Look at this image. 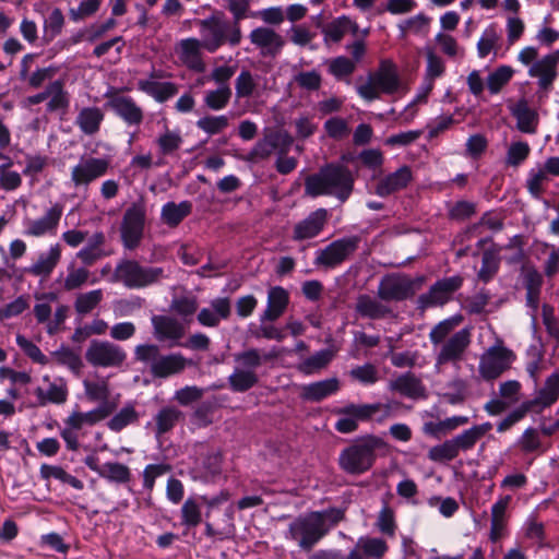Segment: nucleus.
Masks as SVG:
<instances>
[{"instance_id": "nucleus-20", "label": "nucleus", "mask_w": 559, "mask_h": 559, "mask_svg": "<svg viewBox=\"0 0 559 559\" xmlns=\"http://www.w3.org/2000/svg\"><path fill=\"white\" fill-rule=\"evenodd\" d=\"M63 213L60 203L53 204L45 215L38 219L28 221L24 234L32 237H40L46 234H55Z\"/></svg>"}, {"instance_id": "nucleus-36", "label": "nucleus", "mask_w": 559, "mask_h": 559, "mask_svg": "<svg viewBox=\"0 0 559 559\" xmlns=\"http://www.w3.org/2000/svg\"><path fill=\"white\" fill-rule=\"evenodd\" d=\"M183 419V413L175 406H165L160 408L154 417L155 436L159 438L169 432Z\"/></svg>"}, {"instance_id": "nucleus-38", "label": "nucleus", "mask_w": 559, "mask_h": 559, "mask_svg": "<svg viewBox=\"0 0 559 559\" xmlns=\"http://www.w3.org/2000/svg\"><path fill=\"white\" fill-rule=\"evenodd\" d=\"M61 258V249L57 243L52 246L48 253H41L36 263L29 266L26 271L35 276H49Z\"/></svg>"}, {"instance_id": "nucleus-42", "label": "nucleus", "mask_w": 559, "mask_h": 559, "mask_svg": "<svg viewBox=\"0 0 559 559\" xmlns=\"http://www.w3.org/2000/svg\"><path fill=\"white\" fill-rule=\"evenodd\" d=\"M226 9L231 13L234 23V39H238L239 29H241L240 22L249 16H254L250 13V4L252 0H225Z\"/></svg>"}, {"instance_id": "nucleus-48", "label": "nucleus", "mask_w": 559, "mask_h": 559, "mask_svg": "<svg viewBox=\"0 0 559 559\" xmlns=\"http://www.w3.org/2000/svg\"><path fill=\"white\" fill-rule=\"evenodd\" d=\"M514 71L510 66H500L487 78V87L491 94H498L512 79Z\"/></svg>"}, {"instance_id": "nucleus-27", "label": "nucleus", "mask_w": 559, "mask_h": 559, "mask_svg": "<svg viewBox=\"0 0 559 559\" xmlns=\"http://www.w3.org/2000/svg\"><path fill=\"white\" fill-rule=\"evenodd\" d=\"M340 390L337 378L325 379L306 384L301 388L300 397L305 401L320 402Z\"/></svg>"}, {"instance_id": "nucleus-34", "label": "nucleus", "mask_w": 559, "mask_h": 559, "mask_svg": "<svg viewBox=\"0 0 559 559\" xmlns=\"http://www.w3.org/2000/svg\"><path fill=\"white\" fill-rule=\"evenodd\" d=\"M106 237L103 231H96L88 239L76 257L85 264L93 265L97 260L106 257L108 253L104 250Z\"/></svg>"}, {"instance_id": "nucleus-37", "label": "nucleus", "mask_w": 559, "mask_h": 559, "mask_svg": "<svg viewBox=\"0 0 559 559\" xmlns=\"http://www.w3.org/2000/svg\"><path fill=\"white\" fill-rule=\"evenodd\" d=\"M192 212V203L182 201L180 203L167 202L163 205L160 218L164 224L174 228L177 227Z\"/></svg>"}, {"instance_id": "nucleus-10", "label": "nucleus", "mask_w": 559, "mask_h": 559, "mask_svg": "<svg viewBox=\"0 0 559 559\" xmlns=\"http://www.w3.org/2000/svg\"><path fill=\"white\" fill-rule=\"evenodd\" d=\"M359 243V236L336 239L317 252L314 264L325 270L335 269L356 252Z\"/></svg>"}, {"instance_id": "nucleus-26", "label": "nucleus", "mask_w": 559, "mask_h": 559, "mask_svg": "<svg viewBox=\"0 0 559 559\" xmlns=\"http://www.w3.org/2000/svg\"><path fill=\"white\" fill-rule=\"evenodd\" d=\"M289 304V294L282 286H274L267 293V306L261 316V321H275L286 310Z\"/></svg>"}, {"instance_id": "nucleus-14", "label": "nucleus", "mask_w": 559, "mask_h": 559, "mask_svg": "<svg viewBox=\"0 0 559 559\" xmlns=\"http://www.w3.org/2000/svg\"><path fill=\"white\" fill-rule=\"evenodd\" d=\"M126 353L116 344L93 340L86 349V360L95 367H119L126 360Z\"/></svg>"}, {"instance_id": "nucleus-33", "label": "nucleus", "mask_w": 559, "mask_h": 559, "mask_svg": "<svg viewBox=\"0 0 559 559\" xmlns=\"http://www.w3.org/2000/svg\"><path fill=\"white\" fill-rule=\"evenodd\" d=\"M138 87L140 91L152 96L157 103H165L178 93V85L174 82L140 80Z\"/></svg>"}, {"instance_id": "nucleus-55", "label": "nucleus", "mask_w": 559, "mask_h": 559, "mask_svg": "<svg viewBox=\"0 0 559 559\" xmlns=\"http://www.w3.org/2000/svg\"><path fill=\"white\" fill-rule=\"evenodd\" d=\"M348 374L354 381L365 385L374 384L379 380L378 369L370 362L352 368Z\"/></svg>"}, {"instance_id": "nucleus-59", "label": "nucleus", "mask_w": 559, "mask_h": 559, "mask_svg": "<svg viewBox=\"0 0 559 559\" xmlns=\"http://www.w3.org/2000/svg\"><path fill=\"white\" fill-rule=\"evenodd\" d=\"M355 70V61L344 56L336 57L329 63V72L337 80L352 75Z\"/></svg>"}, {"instance_id": "nucleus-64", "label": "nucleus", "mask_w": 559, "mask_h": 559, "mask_svg": "<svg viewBox=\"0 0 559 559\" xmlns=\"http://www.w3.org/2000/svg\"><path fill=\"white\" fill-rule=\"evenodd\" d=\"M542 310L543 323L546 328L547 334L556 341L557 345H559V321L555 316V309L552 306L544 304Z\"/></svg>"}, {"instance_id": "nucleus-63", "label": "nucleus", "mask_w": 559, "mask_h": 559, "mask_svg": "<svg viewBox=\"0 0 559 559\" xmlns=\"http://www.w3.org/2000/svg\"><path fill=\"white\" fill-rule=\"evenodd\" d=\"M326 134L334 140H342L349 134L347 121L341 117H332L324 122Z\"/></svg>"}, {"instance_id": "nucleus-46", "label": "nucleus", "mask_w": 559, "mask_h": 559, "mask_svg": "<svg viewBox=\"0 0 559 559\" xmlns=\"http://www.w3.org/2000/svg\"><path fill=\"white\" fill-rule=\"evenodd\" d=\"M183 140L178 131L166 130L155 140L159 157L174 155L181 146Z\"/></svg>"}, {"instance_id": "nucleus-49", "label": "nucleus", "mask_w": 559, "mask_h": 559, "mask_svg": "<svg viewBox=\"0 0 559 559\" xmlns=\"http://www.w3.org/2000/svg\"><path fill=\"white\" fill-rule=\"evenodd\" d=\"M500 265V259L492 250H485L481 258V267L478 272V278L488 283L497 273Z\"/></svg>"}, {"instance_id": "nucleus-15", "label": "nucleus", "mask_w": 559, "mask_h": 559, "mask_svg": "<svg viewBox=\"0 0 559 559\" xmlns=\"http://www.w3.org/2000/svg\"><path fill=\"white\" fill-rule=\"evenodd\" d=\"M414 294V282L404 275L382 277L377 292L378 297L383 301H403Z\"/></svg>"}, {"instance_id": "nucleus-17", "label": "nucleus", "mask_w": 559, "mask_h": 559, "mask_svg": "<svg viewBox=\"0 0 559 559\" xmlns=\"http://www.w3.org/2000/svg\"><path fill=\"white\" fill-rule=\"evenodd\" d=\"M559 50L544 56L535 61L528 69V75L538 79V86L544 91L551 88L558 72Z\"/></svg>"}, {"instance_id": "nucleus-62", "label": "nucleus", "mask_w": 559, "mask_h": 559, "mask_svg": "<svg viewBox=\"0 0 559 559\" xmlns=\"http://www.w3.org/2000/svg\"><path fill=\"white\" fill-rule=\"evenodd\" d=\"M476 214V204L471 201H457L448 212V216L452 221L463 222Z\"/></svg>"}, {"instance_id": "nucleus-2", "label": "nucleus", "mask_w": 559, "mask_h": 559, "mask_svg": "<svg viewBox=\"0 0 559 559\" xmlns=\"http://www.w3.org/2000/svg\"><path fill=\"white\" fill-rule=\"evenodd\" d=\"M386 447V442L374 435L358 438L341 451L338 466L348 475H361L373 466L377 451L384 450Z\"/></svg>"}, {"instance_id": "nucleus-61", "label": "nucleus", "mask_w": 559, "mask_h": 559, "mask_svg": "<svg viewBox=\"0 0 559 559\" xmlns=\"http://www.w3.org/2000/svg\"><path fill=\"white\" fill-rule=\"evenodd\" d=\"M377 527L382 534L388 536H394L396 524H395V514L393 509L384 501V506L379 512L377 520Z\"/></svg>"}, {"instance_id": "nucleus-13", "label": "nucleus", "mask_w": 559, "mask_h": 559, "mask_svg": "<svg viewBox=\"0 0 559 559\" xmlns=\"http://www.w3.org/2000/svg\"><path fill=\"white\" fill-rule=\"evenodd\" d=\"M513 359L514 354L509 348L492 346L480 357L479 374L486 381L495 380L510 369Z\"/></svg>"}, {"instance_id": "nucleus-51", "label": "nucleus", "mask_w": 559, "mask_h": 559, "mask_svg": "<svg viewBox=\"0 0 559 559\" xmlns=\"http://www.w3.org/2000/svg\"><path fill=\"white\" fill-rule=\"evenodd\" d=\"M139 415L132 405L122 407L108 423L107 426L112 431H121L128 425L136 423Z\"/></svg>"}, {"instance_id": "nucleus-47", "label": "nucleus", "mask_w": 559, "mask_h": 559, "mask_svg": "<svg viewBox=\"0 0 559 559\" xmlns=\"http://www.w3.org/2000/svg\"><path fill=\"white\" fill-rule=\"evenodd\" d=\"M81 430L80 426L70 416L63 420V427L60 428V437L64 441L68 451L76 452L80 450Z\"/></svg>"}, {"instance_id": "nucleus-60", "label": "nucleus", "mask_w": 559, "mask_h": 559, "mask_svg": "<svg viewBox=\"0 0 559 559\" xmlns=\"http://www.w3.org/2000/svg\"><path fill=\"white\" fill-rule=\"evenodd\" d=\"M228 124L229 119L227 116H206L197 121L198 128L210 135L222 132Z\"/></svg>"}, {"instance_id": "nucleus-54", "label": "nucleus", "mask_w": 559, "mask_h": 559, "mask_svg": "<svg viewBox=\"0 0 559 559\" xmlns=\"http://www.w3.org/2000/svg\"><path fill=\"white\" fill-rule=\"evenodd\" d=\"M459 455L452 440H445L443 443L435 445L428 451V459L437 463H447Z\"/></svg>"}, {"instance_id": "nucleus-23", "label": "nucleus", "mask_w": 559, "mask_h": 559, "mask_svg": "<svg viewBox=\"0 0 559 559\" xmlns=\"http://www.w3.org/2000/svg\"><path fill=\"white\" fill-rule=\"evenodd\" d=\"M108 106L129 126L139 127L143 122L144 112L142 108L129 96H114L108 102Z\"/></svg>"}, {"instance_id": "nucleus-12", "label": "nucleus", "mask_w": 559, "mask_h": 559, "mask_svg": "<svg viewBox=\"0 0 559 559\" xmlns=\"http://www.w3.org/2000/svg\"><path fill=\"white\" fill-rule=\"evenodd\" d=\"M463 282L464 278L461 275L438 280L427 293L418 296L417 308L425 310L445 305L452 299L453 294L462 287Z\"/></svg>"}, {"instance_id": "nucleus-53", "label": "nucleus", "mask_w": 559, "mask_h": 559, "mask_svg": "<svg viewBox=\"0 0 559 559\" xmlns=\"http://www.w3.org/2000/svg\"><path fill=\"white\" fill-rule=\"evenodd\" d=\"M231 97L229 85L219 86L217 90L209 91L204 103L212 110H221L227 106Z\"/></svg>"}, {"instance_id": "nucleus-32", "label": "nucleus", "mask_w": 559, "mask_h": 559, "mask_svg": "<svg viewBox=\"0 0 559 559\" xmlns=\"http://www.w3.org/2000/svg\"><path fill=\"white\" fill-rule=\"evenodd\" d=\"M105 115L98 107L82 108L76 118L75 124L85 135H95L99 132Z\"/></svg>"}, {"instance_id": "nucleus-39", "label": "nucleus", "mask_w": 559, "mask_h": 559, "mask_svg": "<svg viewBox=\"0 0 559 559\" xmlns=\"http://www.w3.org/2000/svg\"><path fill=\"white\" fill-rule=\"evenodd\" d=\"M516 447L523 454H543L547 451L544 447L540 432L535 427H527L516 441Z\"/></svg>"}, {"instance_id": "nucleus-9", "label": "nucleus", "mask_w": 559, "mask_h": 559, "mask_svg": "<svg viewBox=\"0 0 559 559\" xmlns=\"http://www.w3.org/2000/svg\"><path fill=\"white\" fill-rule=\"evenodd\" d=\"M389 550L386 542L379 537H360L345 559H383ZM307 559H343L342 554L334 549H320Z\"/></svg>"}, {"instance_id": "nucleus-41", "label": "nucleus", "mask_w": 559, "mask_h": 559, "mask_svg": "<svg viewBox=\"0 0 559 559\" xmlns=\"http://www.w3.org/2000/svg\"><path fill=\"white\" fill-rule=\"evenodd\" d=\"M112 409L114 407L109 403H102L95 409L86 413L74 411L69 416L74 419L82 429L84 425L93 426L107 418L112 413Z\"/></svg>"}, {"instance_id": "nucleus-52", "label": "nucleus", "mask_w": 559, "mask_h": 559, "mask_svg": "<svg viewBox=\"0 0 559 559\" xmlns=\"http://www.w3.org/2000/svg\"><path fill=\"white\" fill-rule=\"evenodd\" d=\"M103 300V290L95 289L85 294L78 295L74 301L75 311L79 314H87L95 309Z\"/></svg>"}, {"instance_id": "nucleus-16", "label": "nucleus", "mask_w": 559, "mask_h": 559, "mask_svg": "<svg viewBox=\"0 0 559 559\" xmlns=\"http://www.w3.org/2000/svg\"><path fill=\"white\" fill-rule=\"evenodd\" d=\"M108 168V159L90 157L72 168L71 179L75 187H87L91 182L104 176Z\"/></svg>"}, {"instance_id": "nucleus-18", "label": "nucleus", "mask_w": 559, "mask_h": 559, "mask_svg": "<svg viewBox=\"0 0 559 559\" xmlns=\"http://www.w3.org/2000/svg\"><path fill=\"white\" fill-rule=\"evenodd\" d=\"M84 464L96 472L102 478L116 484H127L131 479L130 468L119 462H107L99 465V460L96 455H87L84 459Z\"/></svg>"}, {"instance_id": "nucleus-3", "label": "nucleus", "mask_w": 559, "mask_h": 559, "mask_svg": "<svg viewBox=\"0 0 559 559\" xmlns=\"http://www.w3.org/2000/svg\"><path fill=\"white\" fill-rule=\"evenodd\" d=\"M198 24L202 36V48L209 52H215L225 44L237 46L241 41V29H239L238 39H234V23L226 19L223 11H214Z\"/></svg>"}, {"instance_id": "nucleus-29", "label": "nucleus", "mask_w": 559, "mask_h": 559, "mask_svg": "<svg viewBox=\"0 0 559 559\" xmlns=\"http://www.w3.org/2000/svg\"><path fill=\"white\" fill-rule=\"evenodd\" d=\"M185 367L186 359L182 355L170 354L159 356L158 360L151 366L150 371L155 378H167L180 373Z\"/></svg>"}, {"instance_id": "nucleus-8", "label": "nucleus", "mask_w": 559, "mask_h": 559, "mask_svg": "<svg viewBox=\"0 0 559 559\" xmlns=\"http://www.w3.org/2000/svg\"><path fill=\"white\" fill-rule=\"evenodd\" d=\"M146 204L144 200L133 202L123 213L120 224V238L128 250L136 249L144 237Z\"/></svg>"}, {"instance_id": "nucleus-45", "label": "nucleus", "mask_w": 559, "mask_h": 559, "mask_svg": "<svg viewBox=\"0 0 559 559\" xmlns=\"http://www.w3.org/2000/svg\"><path fill=\"white\" fill-rule=\"evenodd\" d=\"M50 100L47 103V111L55 112L62 110L66 112L70 105L69 93L64 90V84L61 80L50 82Z\"/></svg>"}, {"instance_id": "nucleus-58", "label": "nucleus", "mask_w": 559, "mask_h": 559, "mask_svg": "<svg viewBox=\"0 0 559 559\" xmlns=\"http://www.w3.org/2000/svg\"><path fill=\"white\" fill-rule=\"evenodd\" d=\"M52 355L58 364L67 366L75 373H79L83 366L80 355L67 346H61L58 350L53 352Z\"/></svg>"}, {"instance_id": "nucleus-43", "label": "nucleus", "mask_w": 559, "mask_h": 559, "mask_svg": "<svg viewBox=\"0 0 559 559\" xmlns=\"http://www.w3.org/2000/svg\"><path fill=\"white\" fill-rule=\"evenodd\" d=\"M259 377L254 370L235 369L228 377V383L234 392H246L255 386Z\"/></svg>"}, {"instance_id": "nucleus-5", "label": "nucleus", "mask_w": 559, "mask_h": 559, "mask_svg": "<svg viewBox=\"0 0 559 559\" xmlns=\"http://www.w3.org/2000/svg\"><path fill=\"white\" fill-rule=\"evenodd\" d=\"M401 81L396 66L391 60H382L368 81L357 87V93L367 102L380 97V93L392 95L400 88Z\"/></svg>"}, {"instance_id": "nucleus-19", "label": "nucleus", "mask_w": 559, "mask_h": 559, "mask_svg": "<svg viewBox=\"0 0 559 559\" xmlns=\"http://www.w3.org/2000/svg\"><path fill=\"white\" fill-rule=\"evenodd\" d=\"M250 41L261 49L264 57H276L285 45L283 37L269 27H257L249 35Z\"/></svg>"}, {"instance_id": "nucleus-31", "label": "nucleus", "mask_w": 559, "mask_h": 559, "mask_svg": "<svg viewBox=\"0 0 559 559\" xmlns=\"http://www.w3.org/2000/svg\"><path fill=\"white\" fill-rule=\"evenodd\" d=\"M154 333L158 340H179L185 334L183 325L175 318L155 316L152 319Z\"/></svg>"}, {"instance_id": "nucleus-44", "label": "nucleus", "mask_w": 559, "mask_h": 559, "mask_svg": "<svg viewBox=\"0 0 559 559\" xmlns=\"http://www.w3.org/2000/svg\"><path fill=\"white\" fill-rule=\"evenodd\" d=\"M463 322V316L455 314L453 317H450L448 319H444L443 321L436 324L430 333H429V340L430 342L437 346L443 341H445L449 335Z\"/></svg>"}, {"instance_id": "nucleus-35", "label": "nucleus", "mask_w": 559, "mask_h": 559, "mask_svg": "<svg viewBox=\"0 0 559 559\" xmlns=\"http://www.w3.org/2000/svg\"><path fill=\"white\" fill-rule=\"evenodd\" d=\"M355 310L360 317L371 320L383 319L391 314L389 307L367 294L358 296Z\"/></svg>"}, {"instance_id": "nucleus-40", "label": "nucleus", "mask_w": 559, "mask_h": 559, "mask_svg": "<svg viewBox=\"0 0 559 559\" xmlns=\"http://www.w3.org/2000/svg\"><path fill=\"white\" fill-rule=\"evenodd\" d=\"M334 358V352L330 348L321 349L316 354L309 356L305 360H302L297 369L304 374H312L316 373L325 367L332 361Z\"/></svg>"}, {"instance_id": "nucleus-11", "label": "nucleus", "mask_w": 559, "mask_h": 559, "mask_svg": "<svg viewBox=\"0 0 559 559\" xmlns=\"http://www.w3.org/2000/svg\"><path fill=\"white\" fill-rule=\"evenodd\" d=\"M472 343V333L468 328L459 330L440 343L436 355L435 367L439 370L442 366H457L465 357Z\"/></svg>"}, {"instance_id": "nucleus-25", "label": "nucleus", "mask_w": 559, "mask_h": 559, "mask_svg": "<svg viewBox=\"0 0 559 559\" xmlns=\"http://www.w3.org/2000/svg\"><path fill=\"white\" fill-rule=\"evenodd\" d=\"M511 115L516 119V128L523 133L534 134L537 131L539 116L535 109L528 106L525 98L519 99L510 107Z\"/></svg>"}, {"instance_id": "nucleus-24", "label": "nucleus", "mask_w": 559, "mask_h": 559, "mask_svg": "<svg viewBox=\"0 0 559 559\" xmlns=\"http://www.w3.org/2000/svg\"><path fill=\"white\" fill-rule=\"evenodd\" d=\"M328 218V211L325 209H318L309 214L304 221L299 222L294 227V240H306L318 236L323 229Z\"/></svg>"}, {"instance_id": "nucleus-30", "label": "nucleus", "mask_w": 559, "mask_h": 559, "mask_svg": "<svg viewBox=\"0 0 559 559\" xmlns=\"http://www.w3.org/2000/svg\"><path fill=\"white\" fill-rule=\"evenodd\" d=\"M491 429V423L487 421L480 425H475L469 429L464 430L462 433L457 435L451 440L457 453H460L461 451L466 452L472 450L475 447V444Z\"/></svg>"}, {"instance_id": "nucleus-57", "label": "nucleus", "mask_w": 559, "mask_h": 559, "mask_svg": "<svg viewBox=\"0 0 559 559\" xmlns=\"http://www.w3.org/2000/svg\"><path fill=\"white\" fill-rule=\"evenodd\" d=\"M202 521L201 509L198 502L189 498L181 507V524L187 527H195Z\"/></svg>"}, {"instance_id": "nucleus-4", "label": "nucleus", "mask_w": 559, "mask_h": 559, "mask_svg": "<svg viewBox=\"0 0 559 559\" xmlns=\"http://www.w3.org/2000/svg\"><path fill=\"white\" fill-rule=\"evenodd\" d=\"M340 417L335 423V429L341 433H352L358 429L359 421H368L377 414V421L381 423L392 415L391 404H348L336 411Z\"/></svg>"}, {"instance_id": "nucleus-22", "label": "nucleus", "mask_w": 559, "mask_h": 559, "mask_svg": "<svg viewBox=\"0 0 559 559\" xmlns=\"http://www.w3.org/2000/svg\"><path fill=\"white\" fill-rule=\"evenodd\" d=\"M413 179L412 169L404 165L392 174L380 179L374 188L377 195L386 198L405 189Z\"/></svg>"}, {"instance_id": "nucleus-28", "label": "nucleus", "mask_w": 559, "mask_h": 559, "mask_svg": "<svg viewBox=\"0 0 559 559\" xmlns=\"http://www.w3.org/2000/svg\"><path fill=\"white\" fill-rule=\"evenodd\" d=\"M559 400V372H554L546 378L544 385L536 391V395L532 402H536L535 406L542 413L545 408L550 407Z\"/></svg>"}, {"instance_id": "nucleus-7", "label": "nucleus", "mask_w": 559, "mask_h": 559, "mask_svg": "<svg viewBox=\"0 0 559 559\" xmlns=\"http://www.w3.org/2000/svg\"><path fill=\"white\" fill-rule=\"evenodd\" d=\"M329 532L319 512H309L296 518L288 527V535L298 546L310 551Z\"/></svg>"}, {"instance_id": "nucleus-6", "label": "nucleus", "mask_w": 559, "mask_h": 559, "mask_svg": "<svg viewBox=\"0 0 559 559\" xmlns=\"http://www.w3.org/2000/svg\"><path fill=\"white\" fill-rule=\"evenodd\" d=\"M165 277L163 267L144 266L135 260H121L115 269L112 281L121 282L128 288H143Z\"/></svg>"}, {"instance_id": "nucleus-50", "label": "nucleus", "mask_w": 559, "mask_h": 559, "mask_svg": "<svg viewBox=\"0 0 559 559\" xmlns=\"http://www.w3.org/2000/svg\"><path fill=\"white\" fill-rule=\"evenodd\" d=\"M64 26V16L59 8H55L45 21L44 39L49 43L61 34Z\"/></svg>"}, {"instance_id": "nucleus-1", "label": "nucleus", "mask_w": 559, "mask_h": 559, "mask_svg": "<svg viewBox=\"0 0 559 559\" xmlns=\"http://www.w3.org/2000/svg\"><path fill=\"white\" fill-rule=\"evenodd\" d=\"M355 175L342 163H328L305 179V192L317 198L333 195L341 203L346 202L354 191Z\"/></svg>"}, {"instance_id": "nucleus-21", "label": "nucleus", "mask_w": 559, "mask_h": 559, "mask_svg": "<svg viewBox=\"0 0 559 559\" xmlns=\"http://www.w3.org/2000/svg\"><path fill=\"white\" fill-rule=\"evenodd\" d=\"M389 389L412 400L427 397L426 388L421 379L412 371L404 372L390 381Z\"/></svg>"}, {"instance_id": "nucleus-56", "label": "nucleus", "mask_w": 559, "mask_h": 559, "mask_svg": "<svg viewBox=\"0 0 559 559\" xmlns=\"http://www.w3.org/2000/svg\"><path fill=\"white\" fill-rule=\"evenodd\" d=\"M275 355L266 354L263 357H261L259 349L257 348H250L248 350H243L241 353H238L235 355V360L239 362L245 370H252L262 365V360H270Z\"/></svg>"}]
</instances>
